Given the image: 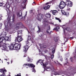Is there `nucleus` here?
I'll use <instances>...</instances> for the list:
<instances>
[{"label": "nucleus", "instance_id": "46", "mask_svg": "<svg viewBox=\"0 0 76 76\" xmlns=\"http://www.w3.org/2000/svg\"><path fill=\"white\" fill-rule=\"evenodd\" d=\"M71 61L72 62H73L72 61V60H73V58H71Z\"/></svg>", "mask_w": 76, "mask_h": 76}, {"label": "nucleus", "instance_id": "16", "mask_svg": "<svg viewBox=\"0 0 76 76\" xmlns=\"http://www.w3.org/2000/svg\"><path fill=\"white\" fill-rule=\"evenodd\" d=\"M7 35V33L5 31H4L1 34V37H4L5 38H6V37H7L6 36V35Z\"/></svg>", "mask_w": 76, "mask_h": 76}, {"label": "nucleus", "instance_id": "28", "mask_svg": "<svg viewBox=\"0 0 76 76\" xmlns=\"http://www.w3.org/2000/svg\"><path fill=\"white\" fill-rule=\"evenodd\" d=\"M38 28H39V31H37V32L38 33H39L41 31V29H40V28H39V26H38Z\"/></svg>", "mask_w": 76, "mask_h": 76}, {"label": "nucleus", "instance_id": "62", "mask_svg": "<svg viewBox=\"0 0 76 76\" xmlns=\"http://www.w3.org/2000/svg\"><path fill=\"white\" fill-rule=\"evenodd\" d=\"M75 57H76V56H75Z\"/></svg>", "mask_w": 76, "mask_h": 76}, {"label": "nucleus", "instance_id": "48", "mask_svg": "<svg viewBox=\"0 0 76 76\" xmlns=\"http://www.w3.org/2000/svg\"><path fill=\"white\" fill-rule=\"evenodd\" d=\"M26 57V55H25L23 57Z\"/></svg>", "mask_w": 76, "mask_h": 76}, {"label": "nucleus", "instance_id": "35", "mask_svg": "<svg viewBox=\"0 0 76 76\" xmlns=\"http://www.w3.org/2000/svg\"><path fill=\"white\" fill-rule=\"evenodd\" d=\"M56 63H57V64L58 65H61V64H60V63H59V62H58V61Z\"/></svg>", "mask_w": 76, "mask_h": 76}, {"label": "nucleus", "instance_id": "7", "mask_svg": "<svg viewBox=\"0 0 76 76\" xmlns=\"http://www.w3.org/2000/svg\"><path fill=\"white\" fill-rule=\"evenodd\" d=\"M26 43L27 45H25L23 47V51L24 52H26L27 51H28V48H29V47L30 46V44H29V41L28 40L26 42Z\"/></svg>", "mask_w": 76, "mask_h": 76}, {"label": "nucleus", "instance_id": "18", "mask_svg": "<svg viewBox=\"0 0 76 76\" xmlns=\"http://www.w3.org/2000/svg\"><path fill=\"white\" fill-rule=\"evenodd\" d=\"M45 16L47 18H49L51 17V14L49 13H46V15Z\"/></svg>", "mask_w": 76, "mask_h": 76}, {"label": "nucleus", "instance_id": "50", "mask_svg": "<svg viewBox=\"0 0 76 76\" xmlns=\"http://www.w3.org/2000/svg\"><path fill=\"white\" fill-rule=\"evenodd\" d=\"M71 39H73V37H71Z\"/></svg>", "mask_w": 76, "mask_h": 76}, {"label": "nucleus", "instance_id": "47", "mask_svg": "<svg viewBox=\"0 0 76 76\" xmlns=\"http://www.w3.org/2000/svg\"><path fill=\"white\" fill-rule=\"evenodd\" d=\"M50 4V2H47L46 4Z\"/></svg>", "mask_w": 76, "mask_h": 76}, {"label": "nucleus", "instance_id": "60", "mask_svg": "<svg viewBox=\"0 0 76 76\" xmlns=\"http://www.w3.org/2000/svg\"><path fill=\"white\" fill-rule=\"evenodd\" d=\"M33 3H34V4H35V2H33Z\"/></svg>", "mask_w": 76, "mask_h": 76}, {"label": "nucleus", "instance_id": "34", "mask_svg": "<svg viewBox=\"0 0 76 76\" xmlns=\"http://www.w3.org/2000/svg\"><path fill=\"white\" fill-rule=\"evenodd\" d=\"M1 26H2V24L0 23V29L1 28Z\"/></svg>", "mask_w": 76, "mask_h": 76}, {"label": "nucleus", "instance_id": "4", "mask_svg": "<svg viewBox=\"0 0 76 76\" xmlns=\"http://www.w3.org/2000/svg\"><path fill=\"white\" fill-rule=\"evenodd\" d=\"M16 14L18 17L20 19H23L24 20L26 17L27 15V12H26V14L23 17H22V12L21 11H20L19 12H17Z\"/></svg>", "mask_w": 76, "mask_h": 76}, {"label": "nucleus", "instance_id": "39", "mask_svg": "<svg viewBox=\"0 0 76 76\" xmlns=\"http://www.w3.org/2000/svg\"><path fill=\"white\" fill-rule=\"evenodd\" d=\"M60 60L61 61H63V58H62V57H61Z\"/></svg>", "mask_w": 76, "mask_h": 76}, {"label": "nucleus", "instance_id": "13", "mask_svg": "<svg viewBox=\"0 0 76 76\" xmlns=\"http://www.w3.org/2000/svg\"><path fill=\"white\" fill-rule=\"evenodd\" d=\"M43 18V15L41 14H40L38 15V17L37 19L39 21H41V19Z\"/></svg>", "mask_w": 76, "mask_h": 76}, {"label": "nucleus", "instance_id": "6", "mask_svg": "<svg viewBox=\"0 0 76 76\" xmlns=\"http://www.w3.org/2000/svg\"><path fill=\"white\" fill-rule=\"evenodd\" d=\"M2 6L5 7L4 9H6L7 13H10L11 12L10 10H9V7H10V5H9V2H7L6 3V4L3 3Z\"/></svg>", "mask_w": 76, "mask_h": 76}, {"label": "nucleus", "instance_id": "58", "mask_svg": "<svg viewBox=\"0 0 76 76\" xmlns=\"http://www.w3.org/2000/svg\"><path fill=\"white\" fill-rule=\"evenodd\" d=\"M68 10H70V9H67Z\"/></svg>", "mask_w": 76, "mask_h": 76}, {"label": "nucleus", "instance_id": "23", "mask_svg": "<svg viewBox=\"0 0 76 76\" xmlns=\"http://www.w3.org/2000/svg\"><path fill=\"white\" fill-rule=\"evenodd\" d=\"M22 30H19L17 31L18 34H22Z\"/></svg>", "mask_w": 76, "mask_h": 76}, {"label": "nucleus", "instance_id": "21", "mask_svg": "<svg viewBox=\"0 0 76 76\" xmlns=\"http://www.w3.org/2000/svg\"><path fill=\"white\" fill-rule=\"evenodd\" d=\"M57 10H53V14L55 15L57 14Z\"/></svg>", "mask_w": 76, "mask_h": 76}, {"label": "nucleus", "instance_id": "9", "mask_svg": "<svg viewBox=\"0 0 76 76\" xmlns=\"http://www.w3.org/2000/svg\"><path fill=\"white\" fill-rule=\"evenodd\" d=\"M22 40H23V39H22L21 36H18L17 37H16L15 41L16 42H20Z\"/></svg>", "mask_w": 76, "mask_h": 76}, {"label": "nucleus", "instance_id": "30", "mask_svg": "<svg viewBox=\"0 0 76 76\" xmlns=\"http://www.w3.org/2000/svg\"><path fill=\"white\" fill-rule=\"evenodd\" d=\"M62 28L64 29V32H65V29H64V28H65V26H62Z\"/></svg>", "mask_w": 76, "mask_h": 76}, {"label": "nucleus", "instance_id": "26", "mask_svg": "<svg viewBox=\"0 0 76 76\" xmlns=\"http://www.w3.org/2000/svg\"><path fill=\"white\" fill-rule=\"evenodd\" d=\"M55 41H58V38L57 37H55L54 38Z\"/></svg>", "mask_w": 76, "mask_h": 76}, {"label": "nucleus", "instance_id": "64", "mask_svg": "<svg viewBox=\"0 0 76 76\" xmlns=\"http://www.w3.org/2000/svg\"><path fill=\"white\" fill-rule=\"evenodd\" d=\"M62 76H63V75Z\"/></svg>", "mask_w": 76, "mask_h": 76}, {"label": "nucleus", "instance_id": "8", "mask_svg": "<svg viewBox=\"0 0 76 76\" xmlns=\"http://www.w3.org/2000/svg\"><path fill=\"white\" fill-rule=\"evenodd\" d=\"M66 3H64L63 1H62L60 2L59 7L61 9H63L66 6Z\"/></svg>", "mask_w": 76, "mask_h": 76}, {"label": "nucleus", "instance_id": "42", "mask_svg": "<svg viewBox=\"0 0 76 76\" xmlns=\"http://www.w3.org/2000/svg\"><path fill=\"white\" fill-rule=\"evenodd\" d=\"M27 1V0H24V3H26Z\"/></svg>", "mask_w": 76, "mask_h": 76}, {"label": "nucleus", "instance_id": "20", "mask_svg": "<svg viewBox=\"0 0 76 76\" xmlns=\"http://www.w3.org/2000/svg\"><path fill=\"white\" fill-rule=\"evenodd\" d=\"M50 7V6L49 5L47 7H43V9L45 10H47V9H49Z\"/></svg>", "mask_w": 76, "mask_h": 76}, {"label": "nucleus", "instance_id": "57", "mask_svg": "<svg viewBox=\"0 0 76 76\" xmlns=\"http://www.w3.org/2000/svg\"><path fill=\"white\" fill-rule=\"evenodd\" d=\"M39 52H40V50L39 49Z\"/></svg>", "mask_w": 76, "mask_h": 76}, {"label": "nucleus", "instance_id": "53", "mask_svg": "<svg viewBox=\"0 0 76 76\" xmlns=\"http://www.w3.org/2000/svg\"><path fill=\"white\" fill-rule=\"evenodd\" d=\"M1 20V18L0 17V20Z\"/></svg>", "mask_w": 76, "mask_h": 76}, {"label": "nucleus", "instance_id": "25", "mask_svg": "<svg viewBox=\"0 0 76 76\" xmlns=\"http://www.w3.org/2000/svg\"><path fill=\"white\" fill-rule=\"evenodd\" d=\"M55 19H56V20H58V21L59 22H61V20L60 19V18H58L56 17Z\"/></svg>", "mask_w": 76, "mask_h": 76}, {"label": "nucleus", "instance_id": "41", "mask_svg": "<svg viewBox=\"0 0 76 76\" xmlns=\"http://www.w3.org/2000/svg\"><path fill=\"white\" fill-rule=\"evenodd\" d=\"M28 26V27H29V28H31V27H32V25H30V26Z\"/></svg>", "mask_w": 76, "mask_h": 76}, {"label": "nucleus", "instance_id": "40", "mask_svg": "<svg viewBox=\"0 0 76 76\" xmlns=\"http://www.w3.org/2000/svg\"><path fill=\"white\" fill-rule=\"evenodd\" d=\"M2 5H3V4L1 3H0V6H2Z\"/></svg>", "mask_w": 76, "mask_h": 76}, {"label": "nucleus", "instance_id": "5", "mask_svg": "<svg viewBox=\"0 0 76 76\" xmlns=\"http://www.w3.org/2000/svg\"><path fill=\"white\" fill-rule=\"evenodd\" d=\"M7 41H11V37H0V42H5Z\"/></svg>", "mask_w": 76, "mask_h": 76}, {"label": "nucleus", "instance_id": "56", "mask_svg": "<svg viewBox=\"0 0 76 76\" xmlns=\"http://www.w3.org/2000/svg\"><path fill=\"white\" fill-rule=\"evenodd\" d=\"M28 74H26V76H28Z\"/></svg>", "mask_w": 76, "mask_h": 76}, {"label": "nucleus", "instance_id": "33", "mask_svg": "<svg viewBox=\"0 0 76 76\" xmlns=\"http://www.w3.org/2000/svg\"><path fill=\"white\" fill-rule=\"evenodd\" d=\"M53 58H54V55H52L51 56V58L52 59H53Z\"/></svg>", "mask_w": 76, "mask_h": 76}, {"label": "nucleus", "instance_id": "14", "mask_svg": "<svg viewBox=\"0 0 76 76\" xmlns=\"http://www.w3.org/2000/svg\"><path fill=\"white\" fill-rule=\"evenodd\" d=\"M65 3L66 5L69 7H72V3L71 1H67Z\"/></svg>", "mask_w": 76, "mask_h": 76}, {"label": "nucleus", "instance_id": "45", "mask_svg": "<svg viewBox=\"0 0 76 76\" xmlns=\"http://www.w3.org/2000/svg\"><path fill=\"white\" fill-rule=\"evenodd\" d=\"M43 48H46V46H44L43 47Z\"/></svg>", "mask_w": 76, "mask_h": 76}, {"label": "nucleus", "instance_id": "32", "mask_svg": "<svg viewBox=\"0 0 76 76\" xmlns=\"http://www.w3.org/2000/svg\"><path fill=\"white\" fill-rule=\"evenodd\" d=\"M15 76H21V75L20 74V73L19 74H18L16 75H15Z\"/></svg>", "mask_w": 76, "mask_h": 76}, {"label": "nucleus", "instance_id": "1", "mask_svg": "<svg viewBox=\"0 0 76 76\" xmlns=\"http://www.w3.org/2000/svg\"><path fill=\"white\" fill-rule=\"evenodd\" d=\"M11 15H9L7 18V20L5 23V28L6 31H9V29H12V22H10Z\"/></svg>", "mask_w": 76, "mask_h": 76}, {"label": "nucleus", "instance_id": "37", "mask_svg": "<svg viewBox=\"0 0 76 76\" xmlns=\"http://www.w3.org/2000/svg\"><path fill=\"white\" fill-rule=\"evenodd\" d=\"M64 40H65V41H67L68 39H67V38H65Z\"/></svg>", "mask_w": 76, "mask_h": 76}, {"label": "nucleus", "instance_id": "22", "mask_svg": "<svg viewBox=\"0 0 76 76\" xmlns=\"http://www.w3.org/2000/svg\"><path fill=\"white\" fill-rule=\"evenodd\" d=\"M27 61L28 62H31V58H29V57H28L27 59Z\"/></svg>", "mask_w": 76, "mask_h": 76}, {"label": "nucleus", "instance_id": "17", "mask_svg": "<svg viewBox=\"0 0 76 76\" xmlns=\"http://www.w3.org/2000/svg\"><path fill=\"white\" fill-rule=\"evenodd\" d=\"M53 30H56V31H59L60 29V27H59L58 26L56 27L55 28L53 29Z\"/></svg>", "mask_w": 76, "mask_h": 76}, {"label": "nucleus", "instance_id": "10", "mask_svg": "<svg viewBox=\"0 0 76 76\" xmlns=\"http://www.w3.org/2000/svg\"><path fill=\"white\" fill-rule=\"evenodd\" d=\"M40 63L41 65H42L43 66H45H45L47 65V64L45 63L43 64V60H39L38 61H37V64H38L37 63Z\"/></svg>", "mask_w": 76, "mask_h": 76}, {"label": "nucleus", "instance_id": "38", "mask_svg": "<svg viewBox=\"0 0 76 76\" xmlns=\"http://www.w3.org/2000/svg\"><path fill=\"white\" fill-rule=\"evenodd\" d=\"M45 58H46V59H48V58H49V57H48V56H46L45 57Z\"/></svg>", "mask_w": 76, "mask_h": 76}, {"label": "nucleus", "instance_id": "31", "mask_svg": "<svg viewBox=\"0 0 76 76\" xmlns=\"http://www.w3.org/2000/svg\"><path fill=\"white\" fill-rule=\"evenodd\" d=\"M28 38L29 41V40H31V36H30V35H28Z\"/></svg>", "mask_w": 76, "mask_h": 76}, {"label": "nucleus", "instance_id": "36", "mask_svg": "<svg viewBox=\"0 0 76 76\" xmlns=\"http://www.w3.org/2000/svg\"><path fill=\"white\" fill-rule=\"evenodd\" d=\"M66 31H69V28H67L65 29Z\"/></svg>", "mask_w": 76, "mask_h": 76}, {"label": "nucleus", "instance_id": "44", "mask_svg": "<svg viewBox=\"0 0 76 76\" xmlns=\"http://www.w3.org/2000/svg\"><path fill=\"white\" fill-rule=\"evenodd\" d=\"M0 61H1V63H3V61H1V59H0Z\"/></svg>", "mask_w": 76, "mask_h": 76}, {"label": "nucleus", "instance_id": "61", "mask_svg": "<svg viewBox=\"0 0 76 76\" xmlns=\"http://www.w3.org/2000/svg\"><path fill=\"white\" fill-rule=\"evenodd\" d=\"M30 31H31V29H30Z\"/></svg>", "mask_w": 76, "mask_h": 76}, {"label": "nucleus", "instance_id": "51", "mask_svg": "<svg viewBox=\"0 0 76 76\" xmlns=\"http://www.w3.org/2000/svg\"><path fill=\"white\" fill-rule=\"evenodd\" d=\"M10 73H9L8 76H10Z\"/></svg>", "mask_w": 76, "mask_h": 76}, {"label": "nucleus", "instance_id": "43", "mask_svg": "<svg viewBox=\"0 0 76 76\" xmlns=\"http://www.w3.org/2000/svg\"><path fill=\"white\" fill-rule=\"evenodd\" d=\"M26 30L28 32V34H30V33L29 32V31H28V30L27 29H26Z\"/></svg>", "mask_w": 76, "mask_h": 76}, {"label": "nucleus", "instance_id": "55", "mask_svg": "<svg viewBox=\"0 0 76 76\" xmlns=\"http://www.w3.org/2000/svg\"><path fill=\"white\" fill-rule=\"evenodd\" d=\"M47 52H48V51H46V52H45V53H46Z\"/></svg>", "mask_w": 76, "mask_h": 76}, {"label": "nucleus", "instance_id": "49", "mask_svg": "<svg viewBox=\"0 0 76 76\" xmlns=\"http://www.w3.org/2000/svg\"><path fill=\"white\" fill-rule=\"evenodd\" d=\"M30 13H31L32 12V10H31L30 11Z\"/></svg>", "mask_w": 76, "mask_h": 76}, {"label": "nucleus", "instance_id": "52", "mask_svg": "<svg viewBox=\"0 0 76 76\" xmlns=\"http://www.w3.org/2000/svg\"><path fill=\"white\" fill-rule=\"evenodd\" d=\"M7 63L8 64H10V63H9V62H7Z\"/></svg>", "mask_w": 76, "mask_h": 76}, {"label": "nucleus", "instance_id": "27", "mask_svg": "<svg viewBox=\"0 0 76 76\" xmlns=\"http://www.w3.org/2000/svg\"><path fill=\"white\" fill-rule=\"evenodd\" d=\"M22 6H25V7H24L23 8V9H25L26 5H25V3H22Z\"/></svg>", "mask_w": 76, "mask_h": 76}, {"label": "nucleus", "instance_id": "12", "mask_svg": "<svg viewBox=\"0 0 76 76\" xmlns=\"http://www.w3.org/2000/svg\"><path fill=\"white\" fill-rule=\"evenodd\" d=\"M19 26H18L16 27V29L17 30H18L19 28H25L24 26L23 25V24H22V23H19Z\"/></svg>", "mask_w": 76, "mask_h": 76}, {"label": "nucleus", "instance_id": "24", "mask_svg": "<svg viewBox=\"0 0 76 76\" xmlns=\"http://www.w3.org/2000/svg\"><path fill=\"white\" fill-rule=\"evenodd\" d=\"M12 22H14L15 21V14H13V16H12Z\"/></svg>", "mask_w": 76, "mask_h": 76}, {"label": "nucleus", "instance_id": "54", "mask_svg": "<svg viewBox=\"0 0 76 76\" xmlns=\"http://www.w3.org/2000/svg\"><path fill=\"white\" fill-rule=\"evenodd\" d=\"M4 60H6V61H7V59H5Z\"/></svg>", "mask_w": 76, "mask_h": 76}, {"label": "nucleus", "instance_id": "63", "mask_svg": "<svg viewBox=\"0 0 76 76\" xmlns=\"http://www.w3.org/2000/svg\"><path fill=\"white\" fill-rule=\"evenodd\" d=\"M52 48V47H51V48Z\"/></svg>", "mask_w": 76, "mask_h": 76}, {"label": "nucleus", "instance_id": "59", "mask_svg": "<svg viewBox=\"0 0 76 76\" xmlns=\"http://www.w3.org/2000/svg\"><path fill=\"white\" fill-rule=\"evenodd\" d=\"M11 63H12V61H11Z\"/></svg>", "mask_w": 76, "mask_h": 76}, {"label": "nucleus", "instance_id": "2", "mask_svg": "<svg viewBox=\"0 0 76 76\" xmlns=\"http://www.w3.org/2000/svg\"><path fill=\"white\" fill-rule=\"evenodd\" d=\"M44 72H45V71L52 72L51 73H52L53 75H61V74L60 73H57L56 72V70L54 69V67L53 66L45 67V68H44Z\"/></svg>", "mask_w": 76, "mask_h": 76}, {"label": "nucleus", "instance_id": "15", "mask_svg": "<svg viewBox=\"0 0 76 76\" xmlns=\"http://www.w3.org/2000/svg\"><path fill=\"white\" fill-rule=\"evenodd\" d=\"M61 11L62 15H65L66 16H69V13L65 12L63 10H61Z\"/></svg>", "mask_w": 76, "mask_h": 76}, {"label": "nucleus", "instance_id": "3", "mask_svg": "<svg viewBox=\"0 0 76 76\" xmlns=\"http://www.w3.org/2000/svg\"><path fill=\"white\" fill-rule=\"evenodd\" d=\"M23 66H24L26 67V69H28V67H33V70L32 72H34V73H35L36 71H35V69H34V68L35 66V65L33 64H28V63H26L23 64Z\"/></svg>", "mask_w": 76, "mask_h": 76}, {"label": "nucleus", "instance_id": "19", "mask_svg": "<svg viewBox=\"0 0 76 76\" xmlns=\"http://www.w3.org/2000/svg\"><path fill=\"white\" fill-rule=\"evenodd\" d=\"M50 27L49 26L48 27V28L47 30V32L49 34H51V31H50V32H49V31H50Z\"/></svg>", "mask_w": 76, "mask_h": 76}, {"label": "nucleus", "instance_id": "29", "mask_svg": "<svg viewBox=\"0 0 76 76\" xmlns=\"http://www.w3.org/2000/svg\"><path fill=\"white\" fill-rule=\"evenodd\" d=\"M52 53H53V54L54 53H55V48L53 49L52 50Z\"/></svg>", "mask_w": 76, "mask_h": 76}, {"label": "nucleus", "instance_id": "11", "mask_svg": "<svg viewBox=\"0 0 76 76\" xmlns=\"http://www.w3.org/2000/svg\"><path fill=\"white\" fill-rule=\"evenodd\" d=\"M7 72V70H6V69H5L4 68L2 69H1L0 72H1V73H3L2 75H0L1 76H5V72Z\"/></svg>", "mask_w": 76, "mask_h": 76}]
</instances>
